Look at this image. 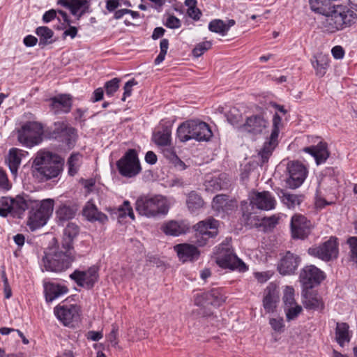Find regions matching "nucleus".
Instances as JSON below:
<instances>
[{"mask_svg": "<svg viewBox=\"0 0 357 357\" xmlns=\"http://www.w3.org/2000/svg\"><path fill=\"white\" fill-rule=\"evenodd\" d=\"M176 135L179 140L185 142L190 139L208 142L213 136L208 124L198 120H190L182 123L177 128Z\"/></svg>", "mask_w": 357, "mask_h": 357, "instance_id": "423d86ee", "label": "nucleus"}, {"mask_svg": "<svg viewBox=\"0 0 357 357\" xmlns=\"http://www.w3.org/2000/svg\"><path fill=\"white\" fill-rule=\"evenodd\" d=\"M273 149H274L273 146L268 144L267 143L264 144V147L259 153V155H260V157L261 158L262 163H266L268 162L270 156L272 154V151H273Z\"/></svg>", "mask_w": 357, "mask_h": 357, "instance_id": "5fc2aeb1", "label": "nucleus"}, {"mask_svg": "<svg viewBox=\"0 0 357 357\" xmlns=\"http://www.w3.org/2000/svg\"><path fill=\"white\" fill-rule=\"evenodd\" d=\"M322 21L324 29L328 33H335L338 30L350 26L354 23L355 14L353 11L346 9L342 6H333V9L326 11Z\"/></svg>", "mask_w": 357, "mask_h": 357, "instance_id": "7ed1b4c3", "label": "nucleus"}, {"mask_svg": "<svg viewBox=\"0 0 357 357\" xmlns=\"http://www.w3.org/2000/svg\"><path fill=\"white\" fill-rule=\"evenodd\" d=\"M331 52H332L333 57L336 59H342V58H343V56L344 55V49L341 46H339V45H337V46H335L334 47H333Z\"/></svg>", "mask_w": 357, "mask_h": 357, "instance_id": "774afa93", "label": "nucleus"}, {"mask_svg": "<svg viewBox=\"0 0 357 357\" xmlns=\"http://www.w3.org/2000/svg\"><path fill=\"white\" fill-rule=\"evenodd\" d=\"M50 109L54 114H68L73 106V97L70 94L61 93L50 98Z\"/></svg>", "mask_w": 357, "mask_h": 357, "instance_id": "393cba45", "label": "nucleus"}, {"mask_svg": "<svg viewBox=\"0 0 357 357\" xmlns=\"http://www.w3.org/2000/svg\"><path fill=\"white\" fill-rule=\"evenodd\" d=\"M279 132H280V129L272 128L271 134L270 136V140H269L268 143H267V144L275 147L277 144Z\"/></svg>", "mask_w": 357, "mask_h": 357, "instance_id": "338daca9", "label": "nucleus"}, {"mask_svg": "<svg viewBox=\"0 0 357 357\" xmlns=\"http://www.w3.org/2000/svg\"><path fill=\"white\" fill-rule=\"evenodd\" d=\"M287 170L289 177L286 180V183L289 188L296 189L300 187L307 174V170L305 165L296 161L288 164Z\"/></svg>", "mask_w": 357, "mask_h": 357, "instance_id": "6ab92c4d", "label": "nucleus"}, {"mask_svg": "<svg viewBox=\"0 0 357 357\" xmlns=\"http://www.w3.org/2000/svg\"><path fill=\"white\" fill-rule=\"evenodd\" d=\"M75 260L71 250L63 251H55L50 248L45 252V256L43 257V261L45 268L48 271L60 273L65 271Z\"/></svg>", "mask_w": 357, "mask_h": 357, "instance_id": "6e6552de", "label": "nucleus"}, {"mask_svg": "<svg viewBox=\"0 0 357 357\" xmlns=\"http://www.w3.org/2000/svg\"><path fill=\"white\" fill-rule=\"evenodd\" d=\"M311 9L316 13L324 14L326 7L330 6L327 0H309Z\"/></svg>", "mask_w": 357, "mask_h": 357, "instance_id": "49530a36", "label": "nucleus"}, {"mask_svg": "<svg viewBox=\"0 0 357 357\" xmlns=\"http://www.w3.org/2000/svg\"><path fill=\"white\" fill-rule=\"evenodd\" d=\"M324 279V273L314 265L305 266L300 272L299 281L303 289H312Z\"/></svg>", "mask_w": 357, "mask_h": 357, "instance_id": "4468645a", "label": "nucleus"}, {"mask_svg": "<svg viewBox=\"0 0 357 357\" xmlns=\"http://www.w3.org/2000/svg\"><path fill=\"white\" fill-rule=\"evenodd\" d=\"M120 79L115 77L105 84L106 94L108 96H112L114 93L119 89Z\"/></svg>", "mask_w": 357, "mask_h": 357, "instance_id": "8fccbe9b", "label": "nucleus"}, {"mask_svg": "<svg viewBox=\"0 0 357 357\" xmlns=\"http://www.w3.org/2000/svg\"><path fill=\"white\" fill-rule=\"evenodd\" d=\"M186 204L189 211L194 213L204 207V202L198 193L192 191L188 195Z\"/></svg>", "mask_w": 357, "mask_h": 357, "instance_id": "79ce46f5", "label": "nucleus"}, {"mask_svg": "<svg viewBox=\"0 0 357 357\" xmlns=\"http://www.w3.org/2000/svg\"><path fill=\"white\" fill-rule=\"evenodd\" d=\"M335 340L340 347L350 342L349 326L345 322H337L335 330Z\"/></svg>", "mask_w": 357, "mask_h": 357, "instance_id": "4c0bfd02", "label": "nucleus"}, {"mask_svg": "<svg viewBox=\"0 0 357 357\" xmlns=\"http://www.w3.org/2000/svg\"><path fill=\"white\" fill-rule=\"evenodd\" d=\"M279 302V291L276 285L270 283L264 289L263 307L267 313L273 312Z\"/></svg>", "mask_w": 357, "mask_h": 357, "instance_id": "bb28decb", "label": "nucleus"}, {"mask_svg": "<svg viewBox=\"0 0 357 357\" xmlns=\"http://www.w3.org/2000/svg\"><path fill=\"white\" fill-rule=\"evenodd\" d=\"M119 328L116 325H112V328L109 334V340L114 345L116 346L118 344L117 336H118Z\"/></svg>", "mask_w": 357, "mask_h": 357, "instance_id": "69168bd1", "label": "nucleus"}, {"mask_svg": "<svg viewBox=\"0 0 357 357\" xmlns=\"http://www.w3.org/2000/svg\"><path fill=\"white\" fill-rule=\"evenodd\" d=\"M287 321L295 319L302 312V307L298 304L284 307Z\"/></svg>", "mask_w": 357, "mask_h": 357, "instance_id": "de8ad7c7", "label": "nucleus"}, {"mask_svg": "<svg viewBox=\"0 0 357 357\" xmlns=\"http://www.w3.org/2000/svg\"><path fill=\"white\" fill-rule=\"evenodd\" d=\"M322 21L324 29L328 33H335L338 30L350 26L354 23L355 14L353 11L346 9L342 6H333V9L326 11Z\"/></svg>", "mask_w": 357, "mask_h": 357, "instance_id": "20e7f679", "label": "nucleus"}, {"mask_svg": "<svg viewBox=\"0 0 357 357\" xmlns=\"http://www.w3.org/2000/svg\"><path fill=\"white\" fill-rule=\"evenodd\" d=\"M121 211H123L122 214L129 216L132 220L135 219V215L132 211V208L128 201H124L123 204L121 208H119Z\"/></svg>", "mask_w": 357, "mask_h": 357, "instance_id": "13d9d810", "label": "nucleus"}, {"mask_svg": "<svg viewBox=\"0 0 357 357\" xmlns=\"http://www.w3.org/2000/svg\"><path fill=\"white\" fill-rule=\"evenodd\" d=\"M165 26L167 28L175 29L181 27V22L174 15H169L166 22L164 23Z\"/></svg>", "mask_w": 357, "mask_h": 357, "instance_id": "6e6d98bb", "label": "nucleus"}, {"mask_svg": "<svg viewBox=\"0 0 357 357\" xmlns=\"http://www.w3.org/2000/svg\"><path fill=\"white\" fill-rule=\"evenodd\" d=\"M79 233V227L74 223H68L63 231L62 248L65 250H72L73 239Z\"/></svg>", "mask_w": 357, "mask_h": 357, "instance_id": "e433bc0d", "label": "nucleus"}, {"mask_svg": "<svg viewBox=\"0 0 357 357\" xmlns=\"http://www.w3.org/2000/svg\"><path fill=\"white\" fill-rule=\"evenodd\" d=\"M322 21L324 29L328 33H335L338 30L350 26L354 23L355 14L353 11L346 9L342 6H333V9L326 11Z\"/></svg>", "mask_w": 357, "mask_h": 357, "instance_id": "39448f33", "label": "nucleus"}, {"mask_svg": "<svg viewBox=\"0 0 357 357\" xmlns=\"http://www.w3.org/2000/svg\"><path fill=\"white\" fill-rule=\"evenodd\" d=\"M226 175L220 174L218 177H213L207 182L206 188L212 190H220L227 186V182L225 181Z\"/></svg>", "mask_w": 357, "mask_h": 357, "instance_id": "c03bdc74", "label": "nucleus"}, {"mask_svg": "<svg viewBox=\"0 0 357 357\" xmlns=\"http://www.w3.org/2000/svg\"><path fill=\"white\" fill-rule=\"evenodd\" d=\"M77 208L75 205L61 204L56 211V218L60 222H66L73 219Z\"/></svg>", "mask_w": 357, "mask_h": 357, "instance_id": "58836bf2", "label": "nucleus"}, {"mask_svg": "<svg viewBox=\"0 0 357 357\" xmlns=\"http://www.w3.org/2000/svg\"><path fill=\"white\" fill-rule=\"evenodd\" d=\"M190 229L188 222L184 220L176 221L171 220L165 223L162 229L167 235L178 236L181 234H185Z\"/></svg>", "mask_w": 357, "mask_h": 357, "instance_id": "473e14b6", "label": "nucleus"}, {"mask_svg": "<svg viewBox=\"0 0 357 357\" xmlns=\"http://www.w3.org/2000/svg\"><path fill=\"white\" fill-rule=\"evenodd\" d=\"M291 236L294 239H305L310 235L312 225L303 215L296 213L291 219Z\"/></svg>", "mask_w": 357, "mask_h": 357, "instance_id": "f3484780", "label": "nucleus"}, {"mask_svg": "<svg viewBox=\"0 0 357 357\" xmlns=\"http://www.w3.org/2000/svg\"><path fill=\"white\" fill-rule=\"evenodd\" d=\"M62 162L50 152L38 153L33 164V176L40 182L57 177L62 171Z\"/></svg>", "mask_w": 357, "mask_h": 357, "instance_id": "f03ea898", "label": "nucleus"}, {"mask_svg": "<svg viewBox=\"0 0 357 357\" xmlns=\"http://www.w3.org/2000/svg\"><path fill=\"white\" fill-rule=\"evenodd\" d=\"M279 218L275 215L265 217L262 219V223L271 227H275L278 224Z\"/></svg>", "mask_w": 357, "mask_h": 357, "instance_id": "bf43d9fd", "label": "nucleus"}, {"mask_svg": "<svg viewBox=\"0 0 357 357\" xmlns=\"http://www.w3.org/2000/svg\"><path fill=\"white\" fill-rule=\"evenodd\" d=\"M24 211L30 209L27 225L31 231L44 226L54 209V200L46 199L41 202L31 200L24 195Z\"/></svg>", "mask_w": 357, "mask_h": 357, "instance_id": "f257e3e1", "label": "nucleus"}, {"mask_svg": "<svg viewBox=\"0 0 357 357\" xmlns=\"http://www.w3.org/2000/svg\"><path fill=\"white\" fill-rule=\"evenodd\" d=\"M208 29L211 32L217 33L222 36H225L227 34L225 22L220 19L211 20L208 24Z\"/></svg>", "mask_w": 357, "mask_h": 357, "instance_id": "a18cd8bd", "label": "nucleus"}, {"mask_svg": "<svg viewBox=\"0 0 357 357\" xmlns=\"http://www.w3.org/2000/svg\"><path fill=\"white\" fill-rule=\"evenodd\" d=\"M250 200L252 206L264 211L272 210L276 205L275 197L268 191L253 192Z\"/></svg>", "mask_w": 357, "mask_h": 357, "instance_id": "5701e85b", "label": "nucleus"}, {"mask_svg": "<svg viewBox=\"0 0 357 357\" xmlns=\"http://www.w3.org/2000/svg\"><path fill=\"white\" fill-rule=\"evenodd\" d=\"M56 318L65 326L74 327L80 319L81 309L75 304L58 305L54 309Z\"/></svg>", "mask_w": 357, "mask_h": 357, "instance_id": "ddd939ff", "label": "nucleus"}, {"mask_svg": "<svg viewBox=\"0 0 357 357\" xmlns=\"http://www.w3.org/2000/svg\"><path fill=\"white\" fill-rule=\"evenodd\" d=\"M54 132L57 134L64 133L65 135H70L75 132V128L68 127L64 122H56L54 123Z\"/></svg>", "mask_w": 357, "mask_h": 357, "instance_id": "864d4df0", "label": "nucleus"}, {"mask_svg": "<svg viewBox=\"0 0 357 357\" xmlns=\"http://www.w3.org/2000/svg\"><path fill=\"white\" fill-rule=\"evenodd\" d=\"M283 302L284 307L294 305L296 304L294 298V289L292 287L287 286L284 291Z\"/></svg>", "mask_w": 357, "mask_h": 357, "instance_id": "3c124183", "label": "nucleus"}, {"mask_svg": "<svg viewBox=\"0 0 357 357\" xmlns=\"http://www.w3.org/2000/svg\"><path fill=\"white\" fill-rule=\"evenodd\" d=\"M302 294L304 298L303 305L307 310L322 311L324 309L322 297L316 291L303 289Z\"/></svg>", "mask_w": 357, "mask_h": 357, "instance_id": "cd10ccee", "label": "nucleus"}, {"mask_svg": "<svg viewBox=\"0 0 357 357\" xmlns=\"http://www.w3.org/2000/svg\"><path fill=\"white\" fill-rule=\"evenodd\" d=\"M308 253L312 256L318 257L326 261L336 259L338 255V243H337V238L331 237L321 245L310 248L308 249Z\"/></svg>", "mask_w": 357, "mask_h": 357, "instance_id": "2eb2a0df", "label": "nucleus"}, {"mask_svg": "<svg viewBox=\"0 0 357 357\" xmlns=\"http://www.w3.org/2000/svg\"><path fill=\"white\" fill-rule=\"evenodd\" d=\"M89 1L87 0H73L70 8V13L73 15H78L81 17L86 13L89 12Z\"/></svg>", "mask_w": 357, "mask_h": 357, "instance_id": "37998d69", "label": "nucleus"}, {"mask_svg": "<svg viewBox=\"0 0 357 357\" xmlns=\"http://www.w3.org/2000/svg\"><path fill=\"white\" fill-rule=\"evenodd\" d=\"M9 188L7 175L5 172L0 168V189L8 190Z\"/></svg>", "mask_w": 357, "mask_h": 357, "instance_id": "e2e57ef3", "label": "nucleus"}, {"mask_svg": "<svg viewBox=\"0 0 357 357\" xmlns=\"http://www.w3.org/2000/svg\"><path fill=\"white\" fill-rule=\"evenodd\" d=\"M216 254L215 262L222 268L240 272H245L248 269V266L234 253L229 244L219 245Z\"/></svg>", "mask_w": 357, "mask_h": 357, "instance_id": "9d476101", "label": "nucleus"}, {"mask_svg": "<svg viewBox=\"0 0 357 357\" xmlns=\"http://www.w3.org/2000/svg\"><path fill=\"white\" fill-rule=\"evenodd\" d=\"M43 287L45 301L47 303L52 302L69 291L67 286L52 281H45Z\"/></svg>", "mask_w": 357, "mask_h": 357, "instance_id": "a878e982", "label": "nucleus"}, {"mask_svg": "<svg viewBox=\"0 0 357 357\" xmlns=\"http://www.w3.org/2000/svg\"><path fill=\"white\" fill-rule=\"evenodd\" d=\"M116 165L119 174L126 178H133L142 172L138 154L134 149H128Z\"/></svg>", "mask_w": 357, "mask_h": 357, "instance_id": "f8f14e48", "label": "nucleus"}, {"mask_svg": "<svg viewBox=\"0 0 357 357\" xmlns=\"http://www.w3.org/2000/svg\"><path fill=\"white\" fill-rule=\"evenodd\" d=\"M137 211L148 218L165 215L169 210L167 199L162 195L142 196L135 203Z\"/></svg>", "mask_w": 357, "mask_h": 357, "instance_id": "0eeeda50", "label": "nucleus"}, {"mask_svg": "<svg viewBox=\"0 0 357 357\" xmlns=\"http://www.w3.org/2000/svg\"><path fill=\"white\" fill-rule=\"evenodd\" d=\"M329 61L328 56L322 53L317 54L313 56L311 62L317 76L322 77L325 75L329 66Z\"/></svg>", "mask_w": 357, "mask_h": 357, "instance_id": "f704fd0d", "label": "nucleus"}, {"mask_svg": "<svg viewBox=\"0 0 357 357\" xmlns=\"http://www.w3.org/2000/svg\"><path fill=\"white\" fill-rule=\"evenodd\" d=\"M174 249L176 252L179 259L183 262L197 260L200 255V252L197 248L188 243L176 245Z\"/></svg>", "mask_w": 357, "mask_h": 357, "instance_id": "c756f323", "label": "nucleus"}, {"mask_svg": "<svg viewBox=\"0 0 357 357\" xmlns=\"http://www.w3.org/2000/svg\"><path fill=\"white\" fill-rule=\"evenodd\" d=\"M269 324L272 328L275 331H280L284 327L283 319L282 318H272L270 319Z\"/></svg>", "mask_w": 357, "mask_h": 357, "instance_id": "680f3d73", "label": "nucleus"}, {"mask_svg": "<svg viewBox=\"0 0 357 357\" xmlns=\"http://www.w3.org/2000/svg\"><path fill=\"white\" fill-rule=\"evenodd\" d=\"M309 141L317 143L316 145L305 147L303 151L312 155L317 165L324 163L330 155L328 144L320 137H309Z\"/></svg>", "mask_w": 357, "mask_h": 357, "instance_id": "aec40b11", "label": "nucleus"}, {"mask_svg": "<svg viewBox=\"0 0 357 357\" xmlns=\"http://www.w3.org/2000/svg\"><path fill=\"white\" fill-rule=\"evenodd\" d=\"M275 190L282 204L289 209H294L296 206H299L305 199L303 195L292 194L280 188H277Z\"/></svg>", "mask_w": 357, "mask_h": 357, "instance_id": "7c9ffc66", "label": "nucleus"}, {"mask_svg": "<svg viewBox=\"0 0 357 357\" xmlns=\"http://www.w3.org/2000/svg\"><path fill=\"white\" fill-rule=\"evenodd\" d=\"M35 33L39 38L38 45L41 49L56 41V40L54 38V31L48 26H38L36 28Z\"/></svg>", "mask_w": 357, "mask_h": 357, "instance_id": "c9c22d12", "label": "nucleus"}, {"mask_svg": "<svg viewBox=\"0 0 357 357\" xmlns=\"http://www.w3.org/2000/svg\"><path fill=\"white\" fill-rule=\"evenodd\" d=\"M137 82L135 81V79H132L129 81H128L123 87L124 93L123 94V97L121 98L122 101H126L127 97H129L131 96L132 93V88L133 86L136 85Z\"/></svg>", "mask_w": 357, "mask_h": 357, "instance_id": "4d7b16f0", "label": "nucleus"}, {"mask_svg": "<svg viewBox=\"0 0 357 357\" xmlns=\"http://www.w3.org/2000/svg\"><path fill=\"white\" fill-rule=\"evenodd\" d=\"M57 11L54 9H50L46 11L43 15V22L49 23L56 18Z\"/></svg>", "mask_w": 357, "mask_h": 357, "instance_id": "052dcab7", "label": "nucleus"}, {"mask_svg": "<svg viewBox=\"0 0 357 357\" xmlns=\"http://www.w3.org/2000/svg\"><path fill=\"white\" fill-rule=\"evenodd\" d=\"M301 257L290 251L282 256L278 264V271L282 275H293L301 263Z\"/></svg>", "mask_w": 357, "mask_h": 357, "instance_id": "b1692460", "label": "nucleus"}, {"mask_svg": "<svg viewBox=\"0 0 357 357\" xmlns=\"http://www.w3.org/2000/svg\"><path fill=\"white\" fill-rule=\"evenodd\" d=\"M83 155L79 152L71 153L67 160L68 173L70 176H74L77 174L82 165Z\"/></svg>", "mask_w": 357, "mask_h": 357, "instance_id": "a19ab883", "label": "nucleus"}, {"mask_svg": "<svg viewBox=\"0 0 357 357\" xmlns=\"http://www.w3.org/2000/svg\"><path fill=\"white\" fill-rule=\"evenodd\" d=\"M212 43L211 41H204L198 43L192 50V54L195 56L199 57L202 56L206 51L211 49Z\"/></svg>", "mask_w": 357, "mask_h": 357, "instance_id": "603ef678", "label": "nucleus"}, {"mask_svg": "<svg viewBox=\"0 0 357 357\" xmlns=\"http://www.w3.org/2000/svg\"><path fill=\"white\" fill-rule=\"evenodd\" d=\"M20 150L17 148L10 149L6 162L8 164L10 172L13 174H16L18 167L21 162Z\"/></svg>", "mask_w": 357, "mask_h": 357, "instance_id": "ea45409f", "label": "nucleus"}, {"mask_svg": "<svg viewBox=\"0 0 357 357\" xmlns=\"http://www.w3.org/2000/svg\"><path fill=\"white\" fill-rule=\"evenodd\" d=\"M241 221L245 226L250 227L258 225V219H257V216L249 212L248 210L245 211V208H243Z\"/></svg>", "mask_w": 357, "mask_h": 357, "instance_id": "09e8293b", "label": "nucleus"}, {"mask_svg": "<svg viewBox=\"0 0 357 357\" xmlns=\"http://www.w3.org/2000/svg\"><path fill=\"white\" fill-rule=\"evenodd\" d=\"M24 146L31 148L42 142L43 126L36 121H27L24 123Z\"/></svg>", "mask_w": 357, "mask_h": 357, "instance_id": "dca6fc26", "label": "nucleus"}, {"mask_svg": "<svg viewBox=\"0 0 357 357\" xmlns=\"http://www.w3.org/2000/svg\"><path fill=\"white\" fill-rule=\"evenodd\" d=\"M172 126L161 124L160 128L153 133L152 140L159 146H166L171 144Z\"/></svg>", "mask_w": 357, "mask_h": 357, "instance_id": "72a5a7b5", "label": "nucleus"}, {"mask_svg": "<svg viewBox=\"0 0 357 357\" xmlns=\"http://www.w3.org/2000/svg\"><path fill=\"white\" fill-rule=\"evenodd\" d=\"M236 207V201L230 199L229 196L225 194L217 195L212 201L213 209L218 213H229L234 211Z\"/></svg>", "mask_w": 357, "mask_h": 357, "instance_id": "c85d7f7f", "label": "nucleus"}, {"mask_svg": "<svg viewBox=\"0 0 357 357\" xmlns=\"http://www.w3.org/2000/svg\"><path fill=\"white\" fill-rule=\"evenodd\" d=\"M195 305L199 308L192 311V314L197 317H211L213 315L208 306L218 307L224 302L222 294L218 289H213L210 291L197 294L195 297Z\"/></svg>", "mask_w": 357, "mask_h": 357, "instance_id": "1a4fd4ad", "label": "nucleus"}, {"mask_svg": "<svg viewBox=\"0 0 357 357\" xmlns=\"http://www.w3.org/2000/svg\"><path fill=\"white\" fill-rule=\"evenodd\" d=\"M10 214L13 218H21L22 215V197L18 195L17 199L10 197L0 199V216L6 217Z\"/></svg>", "mask_w": 357, "mask_h": 357, "instance_id": "412c9836", "label": "nucleus"}, {"mask_svg": "<svg viewBox=\"0 0 357 357\" xmlns=\"http://www.w3.org/2000/svg\"><path fill=\"white\" fill-rule=\"evenodd\" d=\"M187 13L190 17L193 19L194 20H199L202 15L201 10L196 7L188 8Z\"/></svg>", "mask_w": 357, "mask_h": 357, "instance_id": "0e129e2a", "label": "nucleus"}, {"mask_svg": "<svg viewBox=\"0 0 357 357\" xmlns=\"http://www.w3.org/2000/svg\"><path fill=\"white\" fill-rule=\"evenodd\" d=\"M268 122L261 114H253L246 118L245 123L241 126L243 132L252 136L262 134L267 128Z\"/></svg>", "mask_w": 357, "mask_h": 357, "instance_id": "4be33fe9", "label": "nucleus"}, {"mask_svg": "<svg viewBox=\"0 0 357 357\" xmlns=\"http://www.w3.org/2000/svg\"><path fill=\"white\" fill-rule=\"evenodd\" d=\"M219 221L213 218H208L199 222L194 226L195 234L193 243L197 246L203 247L209 243L211 238L218 234Z\"/></svg>", "mask_w": 357, "mask_h": 357, "instance_id": "9b49d317", "label": "nucleus"}, {"mask_svg": "<svg viewBox=\"0 0 357 357\" xmlns=\"http://www.w3.org/2000/svg\"><path fill=\"white\" fill-rule=\"evenodd\" d=\"M83 215L91 222H99L104 224L108 221V217L98 211L93 202L88 201L83 208Z\"/></svg>", "mask_w": 357, "mask_h": 357, "instance_id": "2f4dec72", "label": "nucleus"}, {"mask_svg": "<svg viewBox=\"0 0 357 357\" xmlns=\"http://www.w3.org/2000/svg\"><path fill=\"white\" fill-rule=\"evenodd\" d=\"M98 268L93 266L86 271L75 270L70 275V278L73 280L79 287L86 289H92L98 280Z\"/></svg>", "mask_w": 357, "mask_h": 357, "instance_id": "a211bd4d", "label": "nucleus"}]
</instances>
